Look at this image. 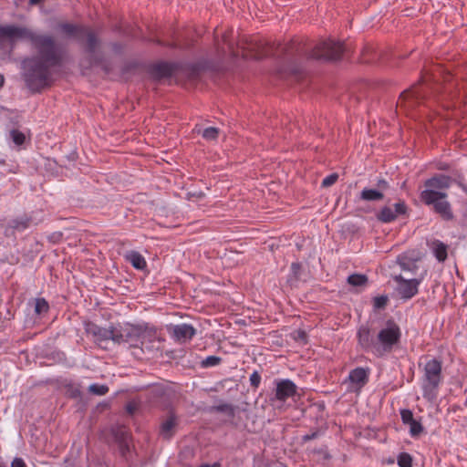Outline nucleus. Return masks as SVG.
Segmentation results:
<instances>
[{"label": "nucleus", "mask_w": 467, "mask_h": 467, "mask_svg": "<svg viewBox=\"0 0 467 467\" xmlns=\"http://www.w3.org/2000/svg\"><path fill=\"white\" fill-rule=\"evenodd\" d=\"M33 224L36 223H34L32 215L26 213L8 221L5 219L0 221V227L3 229V235L7 239H11L13 242H16L17 234L24 233Z\"/></svg>", "instance_id": "nucleus-9"}, {"label": "nucleus", "mask_w": 467, "mask_h": 467, "mask_svg": "<svg viewBox=\"0 0 467 467\" xmlns=\"http://www.w3.org/2000/svg\"><path fill=\"white\" fill-rule=\"evenodd\" d=\"M347 282L352 286H365L368 283V278L364 274L354 273L348 275Z\"/></svg>", "instance_id": "nucleus-30"}, {"label": "nucleus", "mask_w": 467, "mask_h": 467, "mask_svg": "<svg viewBox=\"0 0 467 467\" xmlns=\"http://www.w3.org/2000/svg\"><path fill=\"white\" fill-rule=\"evenodd\" d=\"M427 96V92L423 89L420 83L413 84L410 88L402 91L399 100H412L420 104Z\"/></svg>", "instance_id": "nucleus-23"}, {"label": "nucleus", "mask_w": 467, "mask_h": 467, "mask_svg": "<svg viewBox=\"0 0 467 467\" xmlns=\"http://www.w3.org/2000/svg\"><path fill=\"white\" fill-rule=\"evenodd\" d=\"M4 84H5V77H4V75L0 74V88H3Z\"/></svg>", "instance_id": "nucleus-55"}, {"label": "nucleus", "mask_w": 467, "mask_h": 467, "mask_svg": "<svg viewBox=\"0 0 467 467\" xmlns=\"http://www.w3.org/2000/svg\"><path fill=\"white\" fill-rule=\"evenodd\" d=\"M127 410H128L130 413H133L134 408H133L131 405H128V406H127Z\"/></svg>", "instance_id": "nucleus-56"}, {"label": "nucleus", "mask_w": 467, "mask_h": 467, "mask_svg": "<svg viewBox=\"0 0 467 467\" xmlns=\"http://www.w3.org/2000/svg\"><path fill=\"white\" fill-rule=\"evenodd\" d=\"M33 46L37 55L23 60V79L31 93L36 94L52 87L51 69L63 66L65 52L49 35H43Z\"/></svg>", "instance_id": "nucleus-2"}, {"label": "nucleus", "mask_w": 467, "mask_h": 467, "mask_svg": "<svg viewBox=\"0 0 467 467\" xmlns=\"http://www.w3.org/2000/svg\"><path fill=\"white\" fill-rule=\"evenodd\" d=\"M180 70L184 72L186 78L189 80L199 79L202 73V67L199 61L194 63H187L185 65L182 64V68Z\"/></svg>", "instance_id": "nucleus-24"}, {"label": "nucleus", "mask_w": 467, "mask_h": 467, "mask_svg": "<svg viewBox=\"0 0 467 467\" xmlns=\"http://www.w3.org/2000/svg\"><path fill=\"white\" fill-rule=\"evenodd\" d=\"M370 369L358 367L350 370L345 382L348 383V391L359 393L369 380Z\"/></svg>", "instance_id": "nucleus-14"}, {"label": "nucleus", "mask_w": 467, "mask_h": 467, "mask_svg": "<svg viewBox=\"0 0 467 467\" xmlns=\"http://www.w3.org/2000/svg\"><path fill=\"white\" fill-rule=\"evenodd\" d=\"M111 434L117 444L128 442L130 439V433L124 426L113 428Z\"/></svg>", "instance_id": "nucleus-27"}, {"label": "nucleus", "mask_w": 467, "mask_h": 467, "mask_svg": "<svg viewBox=\"0 0 467 467\" xmlns=\"http://www.w3.org/2000/svg\"><path fill=\"white\" fill-rule=\"evenodd\" d=\"M220 130L215 127H208L205 128L202 132V136L206 140H216L219 137Z\"/></svg>", "instance_id": "nucleus-38"}, {"label": "nucleus", "mask_w": 467, "mask_h": 467, "mask_svg": "<svg viewBox=\"0 0 467 467\" xmlns=\"http://www.w3.org/2000/svg\"><path fill=\"white\" fill-rule=\"evenodd\" d=\"M199 62L202 67V72H204V71L217 72L218 71V67H217L216 64L212 59H202V60H200Z\"/></svg>", "instance_id": "nucleus-42"}, {"label": "nucleus", "mask_w": 467, "mask_h": 467, "mask_svg": "<svg viewBox=\"0 0 467 467\" xmlns=\"http://www.w3.org/2000/svg\"><path fill=\"white\" fill-rule=\"evenodd\" d=\"M451 175L434 174L424 182L425 190L444 192L451 187V183H455L467 195V184L464 182L463 173L460 170H453Z\"/></svg>", "instance_id": "nucleus-7"}, {"label": "nucleus", "mask_w": 467, "mask_h": 467, "mask_svg": "<svg viewBox=\"0 0 467 467\" xmlns=\"http://www.w3.org/2000/svg\"><path fill=\"white\" fill-rule=\"evenodd\" d=\"M192 195L194 196V197H198V198H202V197L204 196V194L202 192H199L198 194L194 193V194H192Z\"/></svg>", "instance_id": "nucleus-58"}, {"label": "nucleus", "mask_w": 467, "mask_h": 467, "mask_svg": "<svg viewBox=\"0 0 467 467\" xmlns=\"http://www.w3.org/2000/svg\"><path fill=\"white\" fill-rule=\"evenodd\" d=\"M223 41L227 45L230 55L234 59L240 56L239 49L244 59L260 60L277 56L281 61L275 70L277 77L294 78L296 80L306 76L304 60L337 62L346 52L344 42L330 38L319 41L312 48L308 47L307 39L302 37H293L289 42L281 45L267 42L260 36H243L237 42V49L228 41L226 34L223 36Z\"/></svg>", "instance_id": "nucleus-1"}, {"label": "nucleus", "mask_w": 467, "mask_h": 467, "mask_svg": "<svg viewBox=\"0 0 467 467\" xmlns=\"http://www.w3.org/2000/svg\"><path fill=\"white\" fill-rule=\"evenodd\" d=\"M397 264L404 271L416 272L418 269V265H416V260L409 257L407 255V254H405V253L398 255Z\"/></svg>", "instance_id": "nucleus-26"}, {"label": "nucleus", "mask_w": 467, "mask_h": 467, "mask_svg": "<svg viewBox=\"0 0 467 467\" xmlns=\"http://www.w3.org/2000/svg\"><path fill=\"white\" fill-rule=\"evenodd\" d=\"M198 467H222V464L220 462H213V464H209V463H202L201 465H199Z\"/></svg>", "instance_id": "nucleus-53"}, {"label": "nucleus", "mask_w": 467, "mask_h": 467, "mask_svg": "<svg viewBox=\"0 0 467 467\" xmlns=\"http://www.w3.org/2000/svg\"><path fill=\"white\" fill-rule=\"evenodd\" d=\"M445 192L423 190L420 193V200L425 205H432L433 212L440 215L444 221H452L454 214L451 203L446 201Z\"/></svg>", "instance_id": "nucleus-6"}, {"label": "nucleus", "mask_w": 467, "mask_h": 467, "mask_svg": "<svg viewBox=\"0 0 467 467\" xmlns=\"http://www.w3.org/2000/svg\"><path fill=\"white\" fill-rule=\"evenodd\" d=\"M0 467H7V466L4 462L0 461Z\"/></svg>", "instance_id": "nucleus-59"}, {"label": "nucleus", "mask_w": 467, "mask_h": 467, "mask_svg": "<svg viewBox=\"0 0 467 467\" xmlns=\"http://www.w3.org/2000/svg\"><path fill=\"white\" fill-rule=\"evenodd\" d=\"M178 425L176 413L173 410H170L167 417L161 422L159 436L164 441L171 440L177 431Z\"/></svg>", "instance_id": "nucleus-20"}, {"label": "nucleus", "mask_w": 467, "mask_h": 467, "mask_svg": "<svg viewBox=\"0 0 467 467\" xmlns=\"http://www.w3.org/2000/svg\"><path fill=\"white\" fill-rule=\"evenodd\" d=\"M212 412L225 413L230 419H234L235 416V408L232 404L222 403L219 405L213 406L211 408Z\"/></svg>", "instance_id": "nucleus-31"}, {"label": "nucleus", "mask_w": 467, "mask_h": 467, "mask_svg": "<svg viewBox=\"0 0 467 467\" xmlns=\"http://www.w3.org/2000/svg\"><path fill=\"white\" fill-rule=\"evenodd\" d=\"M117 445H118L120 456L127 460V456H128V454L130 452V443H129V441L125 442V443L117 444Z\"/></svg>", "instance_id": "nucleus-47"}, {"label": "nucleus", "mask_w": 467, "mask_h": 467, "mask_svg": "<svg viewBox=\"0 0 467 467\" xmlns=\"http://www.w3.org/2000/svg\"><path fill=\"white\" fill-rule=\"evenodd\" d=\"M150 42L154 43L157 46L162 47L164 46V40H161L160 38H151Z\"/></svg>", "instance_id": "nucleus-54"}, {"label": "nucleus", "mask_w": 467, "mask_h": 467, "mask_svg": "<svg viewBox=\"0 0 467 467\" xmlns=\"http://www.w3.org/2000/svg\"><path fill=\"white\" fill-rule=\"evenodd\" d=\"M88 392L96 396H104L109 391V388L105 384H91L88 389Z\"/></svg>", "instance_id": "nucleus-36"}, {"label": "nucleus", "mask_w": 467, "mask_h": 467, "mask_svg": "<svg viewBox=\"0 0 467 467\" xmlns=\"http://www.w3.org/2000/svg\"><path fill=\"white\" fill-rule=\"evenodd\" d=\"M337 179H338L337 173H336V172L331 173L323 179L321 185H322V187H329V186L335 184L337 182Z\"/></svg>", "instance_id": "nucleus-44"}, {"label": "nucleus", "mask_w": 467, "mask_h": 467, "mask_svg": "<svg viewBox=\"0 0 467 467\" xmlns=\"http://www.w3.org/2000/svg\"><path fill=\"white\" fill-rule=\"evenodd\" d=\"M49 309V304L44 297H37L35 299L34 312L36 316H44L48 313Z\"/></svg>", "instance_id": "nucleus-32"}, {"label": "nucleus", "mask_w": 467, "mask_h": 467, "mask_svg": "<svg viewBox=\"0 0 467 467\" xmlns=\"http://www.w3.org/2000/svg\"><path fill=\"white\" fill-rule=\"evenodd\" d=\"M319 436V431H316L311 433H307L302 437V441L304 442L309 441L311 440L317 439Z\"/></svg>", "instance_id": "nucleus-50"}, {"label": "nucleus", "mask_w": 467, "mask_h": 467, "mask_svg": "<svg viewBox=\"0 0 467 467\" xmlns=\"http://www.w3.org/2000/svg\"><path fill=\"white\" fill-rule=\"evenodd\" d=\"M385 325V327L381 328L377 335L378 356L392 352L400 343L401 330L396 321L389 318Z\"/></svg>", "instance_id": "nucleus-5"}, {"label": "nucleus", "mask_w": 467, "mask_h": 467, "mask_svg": "<svg viewBox=\"0 0 467 467\" xmlns=\"http://www.w3.org/2000/svg\"><path fill=\"white\" fill-rule=\"evenodd\" d=\"M431 249L435 258L439 262H444L448 257V246L440 240H434L431 244Z\"/></svg>", "instance_id": "nucleus-25"}, {"label": "nucleus", "mask_w": 467, "mask_h": 467, "mask_svg": "<svg viewBox=\"0 0 467 467\" xmlns=\"http://www.w3.org/2000/svg\"><path fill=\"white\" fill-rule=\"evenodd\" d=\"M127 260L137 270H144L147 267L145 258L139 252L132 251L127 255Z\"/></svg>", "instance_id": "nucleus-28"}, {"label": "nucleus", "mask_w": 467, "mask_h": 467, "mask_svg": "<svg viewBox=\"0 0 467 467\" xmlns=\"http://www.w3.org/2000/svg\"><path fill=\"white\" fill-rule=\"evenodd\" d=\"M401 421L403 424L408 425L414 420L413 412L410 409H402L400 411Z\"/></svg>", "instance_id": "nucleus-43"}, {"label": "nucleus", "mask_w": 467, "mask_h": 467, "mask_svg": "<svg viewBox=\"0 0 467 467\" xmlns=\"http://www.w3.org/2000/svg\"><path fill=\"white\" fill-rule=\"evenodd\" d=\"M43 35H37L26 27L15 25H0V46H13L19 39L28 40L32 45Z\"/></svg>", "instance_id": "nucleus-8"}, {"label": "nucleus", "mask_w": 467, "mask_h": 467, "mask_svg": "<svg viewBox=\"0 0 467 467\" xmlns=\"http://www.w3.org/2000/svg\"><path fill=\"white\" fill-rule=\"evenodd\" d=\"M393 279L398 283L397 291L403 300H409L419 292L420 278L405 279L401 275H395Z\"/></svg>", "instance_id": "nucleus-16"}, {"label": "nucleus", "mask_w": 467, "mask_h": 467, "mask_svg": "<svg viewBox=\"0 0 467 467\" xmlns=\"http://www.w3.org/2000/svg\"><path fill=\"white\" fill-rule=\"evenodd\" d=\"M140 326V346L142 347L145 342L153 343L155 341H164L161 335V329L150 323L143 322Z\"/></svg>", "instance_id": "nucleus-22"}, {"label": "nucleus", "mask_w": 467, "mask_h": 467, "mask_svg": "<svg viewBox=\"0 0 467 467\" xmlns=\"http://www.w3.org/2000/svg\"><path fill=\"white\" fill-rule=\"evenodd\" d=\"M115 325L111 324L109 327H102L95 322L86 319L83 321V328L88 337H91L94 344L104 348L102 343L112 340L114 342Z\"/></svg>", "instance_id": "nucleus-11"}, {"label": "nucleus", "mask_w": 467, "mask_h": 467, "mask_svg": "<svg viewBox=\"0 0 467 467\" xmlns=\"http://www.w3.org/2000/svg\"><path fill=\"white\" fill-rule=\"evenodd\" d=\"M275 398H272L271 400H275L285 402L296 394L297 387L291 379H275Z\"/></svg>", "instance_id": "nucleus-18"}, {"label": "nucleus", "mask_w": 467, "mask_h": 467, "mask_svg": "<svg viewBox=\"0 0 467 467\" xmlns=\"http://www.w3.org/2000/svg\"><path fill=\"white\" fill-rule=\"evenodd\" d=\"M182 68V63L170 61H158L147 67V72L155 81L170 78Z\"/></svg>", "instance_id": "nucleus-13"}, {"label": "nucleus", "mask_w": 467, "mask_h": 467, "mask_svg": "<svg viewBox=\"0 0 467 467\" xmlns=\"http://www.w3.org/2000/svg\"><path fill=\"white\" fill-rule=\"evenodd\" d=\"M261 383V375L258 371H254L250 376V386L256 389Z\"/></svg>", "instance_id": "nucleus-46"}, {"label": "nucleus", "mask_w": 467, "mask_h": 467, "mask_svg": "<svg viewBox=\"0 0 467 467\" xmlns=\"http://www.w3.org/2000/svg\"><path fill=\"white\" fill-rule=\"evenodd\" d=\"M291 336L295 341L302 343L304 345L307 344L308 342V336L304 329H296L293 331Z\"/></svg>", "instance_id": "nucleus-39"}, {"label": "nucleus", "mask_w": 467, "mask_h": 467, "mask_svg": "<svg viewBox=\"0 0 467 467\" xmlns=\"http://www.w3.org/2000/svg\"><path fill=\"white\" fill-rule=\"evenodd\" d=\"M435 167L439 171H450L451 173V171L454 170V169L451 168V165L450 163L445 162V161H438L435 164Z\"/></svg>", "instance_id": "nucleus-48"}, {"label": "nucleus", "mask_w": 467, "mask_h": 467, "mask_svg": "<svg viewBox=\"0 0 467 467\" xmlns=\"http://www.w3.org/2000/svg\"><path fill=\"white\" fill-rule=\"evenodd\" d=\"M10 467H27L25 461L20 457H16L11 462Z\"/></svg>", "instance_id": "nucleus-49"}, {"label": "nucleus", "mask_w": 467, "mask_h": 467, "mask_svg": "<svg viewBox=\"0 0 467 467\" xmlns=\"http://www.w3.org/2000/svg\"><path fill=\"white\" fill-rule=\"evenodd\" d=\"M58 30L67 38L76 40L84 46L85 52L90 56V65L100 67L105 75H109L112 65L103 56L96 55L100 45V39L97 33L89 26L69 22H61L57 25Z\"/></svg>", "instance_id": "nucleus-3"}, {"label": "nucleus", "mask_w": 467, "mask_h": 467, "mask_svg": "<svg viewBox=\"0 0 467 467\" xmlns=\"http://www.w3.org/2000/svg\"><path fill=\"white\" fill-rule=\"evenodd\" d=\"M389 302L387 295L377 296L372 298V306L374 311L383 310L387 307Z\"/></svg>", "instance_id": "nucleus-33"}, {"label": "nucleus", "mask_w": 467, "mask_h": 467, "mask_svg": "<svg viewBox=\"0 0 467 467\" xmlns=\"http://www.w3.org/2000/svg\"><path fill=\"white\" fill-rule=\"evenodd\" d=\"M68 161L76 162L78 158V154L76 150L71 151L68 155L66 156Z\"/></svg>", "instance_id": "nucleus-52"}, {"label": "nucleus", "mask_w": 467, "mask_h": 467, "mask_svg": "<svg viewBox=\"0 0 467 467\" xmlns=\"http://www.w3.org/2000/svg\"><path fill=\"white\" fill-rule=\"evenodd\" d=\"M397 463L400 467H412L413 458L409 452L402 451L397 456Z\"/></svg>", "instance_id": "nucleus-35"}, {"label": "nucleus", "mask_w": 467, "mask_h": 467, "mask_svg": "<svg viewBox=\"0 0 467 467\" xmlns=\"http://www.w3.org/2000/svg\"><path fill=\"white\" fill-rule=\"evenodd\" d=\"M140 329V324L126 323L123 326H116L114 343H129L131 348H141Z\"/></svg>", "instance_id": "nucleus-10"}, {"label": "nucleus", "mask_w": 467, "mask_h": 467, "mask_svg": "<svg viewBox=\"0 0 467 467\" xmlns=\"http://www.w3.org/2000/svg\"><path fill=\"white\" fill-rule=\"evenodd\" d=\"M408 425L410 426V434L413 438L419 437L424 431V427L422 426L421 422L415 419L412 420V421H410Z\"/></svg>", "instance_id": "nucleus-37"}, {"label": "nucleus", "mask_w": 467, "mask_h": 467, "mask_svg": "<svg viewBox=\"0 0 467 467\" xmlns=\"http://www.w3.org/2000/svg\"><path fill=\"white\" fill-rule=\"evenodd\" d=\"M443 379L442 360L439 358L429 359L422 368L420 379L422 396L426 400L433 402L437 400Z\"/></svg>", "instance_id": "nucleus-4"}, {"label": "nucleus", "mask_w": 467, "mask_h": 467, "mask_svg": "<svg viewBox=\"0 0 467 467\" xmlns=\"http://www.w3.org/2000/svg\"><path fill=\"white\" fill-rule=\"evenodd\" d=\"M114 31L120 32L121 31V26L120 25H116L115 27H114Z\"/></svg>", "instance_id": "nucleus-57"}, {"label": "nucleus", "mask_w": 467, "mask_h": 467, "mask_svg": "<svg viewBox=\"0 0 467 467\" xmlns=\"http://www.w3.org/2000/svg\"><path fill=\"white\" fill-rule=\"evenodd\" d=\"M389 189V182L380 177L377 180L376 188H364L358 199L364 202H379L385 198L384 192Z\"/></svg>", "instance_id": "nucleus-17"}, {"label": "nucleus", "mask_w": 467, "mask_h": 467, "mask_svg": "<svg viewBox=\"0 0 467 467\" xmlns=\"http://www.w3.org/2000/svg\"><path fill=\"white\" fill-rule=\"evenodd\" d=\"M111 47L114 52L120 54L123 51L124 45L120 42H113Z\"/></svg>", "instance_id": "nucleus-51"}, {"label": "nucleus", "mask_w": 467, "mask_h": 467, "mask_svg": "<svg viewBox=\"0 0 467 467\" xmlns=\"http://www.w3.org/2000/svg\"><path fill=\"white\" fill-rule=\"evenodd\" d=\"M10 137L13 142L17 146H22L26 141L25 134L19 130H12L10 132Z\"/></svg>", "instance_id": "nucleus-40"}, {"label": "nucleus", "mask_w": 467, "mask_h": 467, "mask_svg": "<svg viewBox=\"0 0 467 467\" xmlns=\"http://www.w3.org/2000/svg\"><path fill=\"white\" fill-rule=\"evenodd\" d=\"M222 362V358L218 356H209L201 361L202 368H210L219 365Z\"/></svg>", "instance_id": "nucleus-41"}, {"label": "nucleus", "mask_w": 467, "mask_h": 467, "mask_svg": "<svg viewBox=\"0 0 467 467\" xmlns=\"http://www.w3.org/2000/svg\"><path fill=\"white\" fill-rule=\"evenodd\" d=\"M47 383L59 384L66 391L65 396L69 400H81L83 396L82 385L79 382H74L67 379H47Z\"/></svg>", "instance_id": "nucleus-19"}, {"label": "nucleus", "mask_w": 467, "mask_h": 467, "mask_svg": "<svg viewBox=\"0 0 467 467\" xmlns=\"http://www.w3.org/2000/svg\"><path fill=\"white\" fill-rule=\"evenodd\" d=\"M144 64L138 60H130L125 62L121 68H120V74L122 77L132 75L134 74L138 69L143 68Z\"/></svg>", "instance_id": "nucleus-29"}, {"label": "nucleus", "mask_w": 467, "mask_h": 467, "mask_svg": "<svg viewBox=\"0 0 467 467\" xmlns=\"http://www.w3.org/2000/svg\"><path fill=\"white\" fill-rule=\"evenodd\" d=\"M358 346L365 352L374 351L378 354V339L374 337V331L368 324L358 327L356 334Z\"/></svg>", "instance_id": "nucleus-15"}, {"label": "nucleus", "mask_w": 467, "mask_h": 467, "mask_svg": "<svg viewBox=\"0 0 467 467\" xmlns=\"http://www.w3.org/2000/svg\"><path fill=\"white\" fill-rule=\"evenodd\" d=\"M303 271V266L300 262H294L291 264V274L289 275L288 281L297 282L301 278V274Z\"/></svg>", "instance_id": "nucleus-34"}, {"label": "nucleus", "mask_w": 467, "mask_h": 467, "mask_svg": "<svg viewBox=\"0 0 467 467\" xmlns=\"http://www.w3.org/2000/svg\"><path fill=\"white\" fill-rule=\"evenodd\" d=\"M409 206L406 202L400 199L393 204V208L389 205H383L376 213V219L382 223H389L395 222L399 216L409 217Z\"/></svg>", "instance_id": "nucleus-12"}, {"label": "nucleus", "mask_w": 467, "mask_h": 467, "mask_svg": "<svg viewBox=\"0 0 467 467\" xmlns=\"http://www.w3.org/2000/svg\"><path fill=\"white\" fill-rule=\"evenodd\" d=\"M168 331L171 337L179 343H186L196 335V329L190 324L171 325L168 327Z\"/></svg>", "instance_id": "nucleus-21"}, {"label": "nucleus", "mask_w": 467, "mask_h": 467, "mask_svg": "<svg viewBox=\"0 0 467 467\" xmlns=\"http://www.w3.org/2000/svg\"><path fill=\"white\" fill-rule=\"evenodd\" d=\"M164 47H169L171 49H178V48H191L193 47V43H190L186 46H181L177 41H164Z\"/></svg>", "instance_id": "nucleus-45"}]
</instances>
